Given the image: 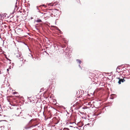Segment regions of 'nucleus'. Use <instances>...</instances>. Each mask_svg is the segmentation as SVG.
I'll list each match as a JSON object with an SVG mask.
<instances>
[{"label":"nucleus","mask_w":130,"mask_h":130,"mask_svg":"<svg viewBox=\"0 0 130 130\" xmlns=\"http://www.w3.org/2000/svg\"><path fill=\"white\" fill-rule=\"evenodd\" d=\"M35 120V119H31L29 122L28 124L25 127V129H27L29 128H30L31 127H34L36 126L37 125L36 124L35 125H31V124L32 123V122L34 121Z\"/></svg>","instance_id":"f257e3e1"},{"label":"nucleus","mask_w":130,"mask_h":130,"mask_svg":"<svg viewBox=\"0 0 130 130\" xmlns=\"http://www.w3.org/2000/svg\"><path fill=\"white\" fill-rule=\"evenodd\" d=\"M117 79H118L119 80L118 81V83L119 84H120L121 83V82H124L125 81V80L124 78L122 79L120 78H117Z\"/></svg>","instance_id":"f03ea898"},{"label":"nucleus","mask_w":130,"mask_h":130,"mask_svg":"<svg viewBox=\"0 0 130 130\" xmlns=\"http://www.w3.org/2000/svg\"><path fill=\"white\" fill-rule=\"evenodd\" d=\"M22 31V30L20 28L18 29L15 30V32L18 35L21 34Z\"/></svg>","instance_id":"7ed1b4c3"},{"label":"nucleus","mask_w":130,"mask_h":130,"mask_svg":"<svg viewBox=\"0 0 130 130\" xmlns=\"http://www.w3.org/2000/svg\"><path fill=\"white\" fill-rule=\"evenodd\" d=\"M16 56L19 59H21L20 60H21L22 61L23 59L22 58V55H20V54H18Z\"/></svg>","instance_id":"20e7f679"},{"label":"nucleus","mask_w":130,"mask_h":130,"mask_svg":"<svg viewBox=\"0 0 130 130\" xmlns=\"http://www.w3.org/2000/svg\"><path fill=\"white\" fill-rule=\"evenodd\" d=\"M53 79H50L48 80V82L50 83V84H53L52 81Z\"/></svg>","instance_id":"39448f33"},{"label":"nucleus","mask_w":130,"mask_h":130,"mask_svg":"<svg viewBox=\"0 0 130 130\" xmlns=\"http://www.w3.org/2000/svg\"><path fill=\"white\" fill-rule=\"evenodd\" d=\"M5 126H1L0 128V130H5Z\"/></svg>","instance_id":"423d86ee"},{"label":"nucleus","mask_w":130,"mask_h":130,"mask_svg":"<svg viewBox=\"0 0 130 130\" xmlns=\"http://www.w3.org/2000/svg\"><path fill=\"white\" fill-rule=\"evenodd\" d=\"M76 61L78 62H79V64H80L82 63V61L79 59L76 60Z\"/></svg>","instance_id":"0eeeda50"},{"label":"nucleus","mask_w":130,"mask_h":130,"mask_svg":"<svg viewBox=\"0 0 130 130\" xmlns=\"http://www.w3.org/2000/svg\"><path fill=\"white\" fill-rule=\"evenodd\" d=\"M42 22V21H41V20H40V19H38V20H37V22Z\"/></svg>","instance_id":"6e6552de"},{"label":"nucleus","mask_w":130,"mask_h":130,"mask_svg":"<svg viewBox=\"0 0 130 130\" xmlns=\"http://www.w3.org/2000/svg\"><path fill=\"white\" fill-rule=\"evenodd\" d=\"M64 129H66L67 130H69V129L67 128H64Z\"/></svg>","instance_id":"1a4fd4ad"},{"label":"nucleus","mask_w":130,"mask_h":130,"mask_svg":"<svg viewBox=\"0 0 130 130\" xmlns=\"http://www.w3.org/2000/svg\"><path fill=\"white\" fill-rule=\"evenodd\" d=\"M50 4V5L51 6H54V4H53L52 5V4Z\"/></svg>","instance_id":"9d476101"},{"label":"nucleus","mask_w":130,"mask_h":130,"mask_svg":"<svg viewBox=\"0 0 130 130\" xmlns=\"http://www.w3.org/2000/svg\"><path fill=\"white\" fill-rule=\"evenodd\" d=\"M7 72H8L9 71V69H7Z\"/></svg>","instance_id":"9b49d317"},{"label":"nucleus","mask_w":130,"mask_h":130,"mask_svg":"<svg viewBox=\"0 0 130 130\" xmlns=\"http://www.w3.org/2000/svg\"><path fill=\"white\" fill-rule=\"evenodd\" d=\"M79 67H81L80 66V65H79Z\"/></svg>","instance_id":"f8f14e48"},{"label":"nucleus","mask_w":130,"mask_h":130,"mask_svg":"<svg viewBox=\"0 0 130 130\" xmlns=\"http://www.w3.org/2000/svg\"><path fill=\"white\" fill-rule=\"evenodd\" d=\"M59 31H60V30L59 29Z\"/></svg>","instance_id":"ddd939ff"}]
</instances>
